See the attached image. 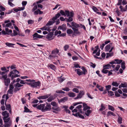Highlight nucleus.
Listing matches in <instances>:
<instances>
[{
  "label": "nucleus",
  "instance_id": "21",
  "mask_svg": "<svg viewBox=\"0 0 127 127\" xmlns=\"http://www.w3.org/2000/svg\"><path fill=\"white\" fill-rule=\"evenodd\" d=\"M81 69L83 71L82 73L83 74L85 75L86 74V73L87 72V70L84 67H82Z\"/></svg>",
  "mask_w": 127,
  "mask_h": 127
},
{
  "label": "nucleus",
  "instance_id": "22",
  "mask_svg": "<svg viewBox=\"0 0 127 127\" xmlns=\"http://www.w3.org/2000/svg\"><path fill=\"white\" fill-rule=\"evenodd\" d=\"M111 115L114 116H116L115 114L113 113L111 111H109L107 113V117H108L109 116H110Z\"/></svg>",
  "mask_w": 127,
  "mask_h": 127
},
{
  "label": "nucleus",
  "instance_id": "62",
  "mask_svg": "<svg viewBox=\"0 0 127 127\" xmlns=\"http://www.w3.org/2000/svg\"><path fill=\"white\" fill-rule=\"evenodd\" d=\"M62 76L60 77L59 79V81L60 82H63L65 79L64 78H61Z\"/></svg>",
  "mask_w": 127,
  "mask_h": 127
},
{
  "label": "nucleus",
  "instance_id": "20",
  "mask_svg": "<svg viewBox=\"0 0 127 127\" xmlns=\"http://www.w3.org/2000/svg\"><path fill=\"white\" fill-rule=\"evenodd\" d=\"M66 32L68 34H69L72 33L73 34V31L71 29H70L67 30Z\"/></svg>",
  "mask_w": 127,
  "mask_h": 127
},
{
  "label": "nucleus",
  "instance_id": "47",
  "mask_svg": "<svg viewBox=\"0 0 127 127\" xmlns=\"http://www.w3.org/2000/svg\"><path fill=\"white\" fill-rule=\"evenodd\" d=\"M119 8L121 9V10H120L121 11L123 12L126 11V10H125V8H124L123 7V6L122 5H120V6Z\"/></svg>",
  "mask_w": 127,
  "mask_h": 127
},
{
  "label": "nucleus",
  "instance_id": "56",
  "mask_svg": "<svg viewBox=\"0 0 127 127\" xmlns=\"http://www.w3.org/2000/svg\"><path fill=\"white\" fill-rule=\"evenodd\" d=\"M51 104L53 105L54 107L55 106L57 105V104L55 102H52L51 103Z\"/></svg>",
  "mask_w": 127,
  "mask_h": 127
},
{
  "label": "nucleus",
  "instance_id": "41",
  "mask_svg": "<svg viewBox=\"0 0 127 127\" xmlns=\"http://www.w3.org/2000/svg\"><path fill=\"white\" fill-rule=\"evenodd\" d=\"M2 114L3 116H6V115H7L8 114L9 116V113H7V111H6L4 112H2Z\"/></svg>",
  "mask_w": 127,
  "mask_h": 127
},
{
  "label": "nucleus",
  "instance_id": "8",
  "mask_svg": "<svg viewBox=\"0 0 127 127\" xmlns=\"http://www.w3.org/2000/svg\"><path fill=\"white\" fill-rule=\"evenodd\" d=\"M84 95V92L83 91H80L78 95L75 98V99H77L78 98H80L82 97V96Z\"/></svg>",
  "mask_w": 127,
  "mask_h": 127
},
{
  "label": "nucleus",
  "instance_id": "50",
  "mask_svg": "<svg viewBox=\"0 0 127 127\" xmlns=\"http://www.w3.org/2000/svg\"><path fill=\"white\" fill-rule=\"evenodd\" d=\"M34 21L32 20H28V24H31L33 23Z\"/></svg>",
  "mask_w": 127,
  "mask_h": 127
},
{
  "label": "nucleus",
  "instance_id": "27",
  "mask_svg": "<svg viewBox=\"0 0 127 127\" xmlns=\"http://www.w3.org/2000/svg\"><path fill=\"white\" fill-rule=\"evenodd\" d=\"M125 63L124 61L122 62L121 63V67L123 70L125 69L126 68Z\"/></svg>",
  "mask_w": 127,
  "mask_h": 127
},
{
  "label": "nucleus",
  "instance_id": "36",
  "mask_svg": "<svg viewBox=\"0 0 127 127\" xmlns=\"http://www.w3.org/2000/svg\"><path fill=\"white\" fill-rule=\"evenodd\" d=\"M113 53H106L107 56L106 58H108L109 57L112 56L113 55Z\"/></svg>",
  "mask_w": 127,
  "mask_h": 127
},
{
  "label": "nucleus",
  "instance_id": "38",
  "mask_svg": "<svg viewBox=\"0 0 127 127\" xmlns=\"http://www.w3.org/2000/svg\"><path fill=\"white\" fill-rule=\"evenodd\" d=\"M23 85H22L18 83L15 84L14 85V86L15 87H22L23 86Z\"/></svg>",
  "mask_w": 127,
  "mask_h": 127
},
{
  "label": "nucleus",
  "instance_id": "25",
  "mask_svg": "<svg viewBox=\"0 0 127 127\" xmlns=\"http://www.w3.org/2000/svg\"><path fill=\"white\" fill-rule=\"evenodd\" d=\"M24 112H32V111H30V110L26 106H25L24 108Z\"/></svg>",
  "mask_w": 127,
  "mask_h": 127
},
{
  "label": "nucleus",
  "instance_id": "32",
  "mask_svg": "<svg viewBox=\"0 0 127 127\" xmlns=\"http://www.w3.org/2000/svg\"><path fill=\"white\" fill-rule=\"evenodd\" d=\"M112 85L113 86L117 87L118 86L119 84L117 83V82H113L112 83Z\"/></svg>",
  "mask_w": 127,
  "mask_h": 127
},
{
  "label": "nucleus",
  "instance_id": "46",
  "mask_svg": "<svg viewBox=\"0 0 127 127\" xmlns=\"http://www.w3.org/2000/svg\"><path fill=\"white\" fill-rule=\"evenodd\" d=\"M53 23H53V22L52 21H49L46 24V26H51Z\"/></svg>",
  "mask_w": 127,
  "mask_h": 127
},
{
  "label": "nucleus",
  "instance_id": "34",
  "mask_svg": "<svg viewBox=\"0 0 127 127\" xmlns=\"http://www.w3.org/2000/svg\"><path fill=\"white\" fill-rule=\"evenodd\" d=\"M105 109V107L103 106V104H101V108L99 109V110L100 111H102L103 110Z\"/></svg>",
  "mask_w": 127,
  "mask_h": 127
},
{
  "label": "nucleus",
  "instance_id": "35",
  "mask_svg": "<svg viewBox=\"0 0 127 127\" xmlns=\"http://www.w3.org/2000/svg\"><path fill=\"white\" fill-rule=\"evenodd\" d=\"M108 109L109 110H110L112 111H113L114 110V108L112 107V106H111L110 105H109L108 106Z\"/></svg>",
  "mask_w": 127,
  "mask_h": 127
},
{
  "label": "nucleus",
  "instance_id": "58",
  "mask_svg": "<svg viewBox=\"0 0 127 127\" xmlns=\"http://www.w3.org/2000/svg\"><path fill=\"white\" fill-rule=\"evenodd\" d=\"M69 47V46L68 45H65L64 47V50L65 51H66L67 49Z\"/></svg>",
  "mask_w": 127,
  "mask_h": 127
},
{
  "label": "nucleus",
  "instance_id": "11",
  "mask_svg": "<svg viewBox=\"0 0 127 127\" xmlns=\"http://www.w3.org/2000/svg\"><path fill=\"white\" fill-rule=\"evenodd\" d=\"M8 117L9 115H8V114L7 115H6V116H4L3 117V119L4 123H8L9 121L10 120V118H8L7 119H6V118H7Z\"/></svg>",
  "mask_w": 127,
  "mask_h": 127
},
{
  "label": "nucleus",
  "instance_id": "64",
  "mask_svg": "<svg viewBox=\"0 0 127 127\" xmlns=\"http://www.w3.org/2000/svg\"><path fill=\"white\" fill-rule=\"evenodd\" d=\"M39 9H38L37 10L35 11L34 12V14L35 15H37L39 14Z\"/></svg>",
  "mask_w": 127,
  "mask_h": 127
},
{
  "label": "nucleus",
  "instance_id": "14",
  "mask_svg": "<svg viewBox=\"0 0 127 127\" xmlns=\"http://www.w3.org/2000/svg\"><path fill=\"white\" fill-rule=\"evenodd\" d=\"M83 106L84 107L83 109V110L86 111L87 109H90V107L88 106L87 104L85 103H83Z\"/></svg>",
  "mask_w": 127,
  "mask_h": 127
},
{
  "label": "nucleus",
  "instance_id": "9",
  "mask_svg": "<svg viewBox=\"0 0 127 127\" xmlns=\"http://www.w3.org/2000/svg\"><path fill=\"white\" fill-rule=\"evenodd\" d=\"M19 73V72L16 69H14L12 71L10 72L8 74V77H10L12 74H18Z\"/></svg>",
  "mask_w": 127,
  "mask_h": 127
},
{
  "label": "nucleus",
  "instance_id": "18",
  "mask_svg": "<svg viewBox=\"0 0 127 127\" xmlns=\"http://www.w3.org/2000/svg\"><path fill=\"white\" fill-rule=\"evenodd\" d=\"M32 36L34 40L36 39V38H38V34L37 33H35Z\"/></svg>",
  "mask_w": 127,
  "mask_h": 127
},
{
  "label": "nucleus",
  "instance_id": "48",
  "mask_svg": "<svg viewBox=\"0 0 127 127\" xmlns=\"http://www.w3.org/2000/svg\"><path fill=\"white\" fill-rule=\"evenodd\" d=\"M108 70L106 69H103L102 70L101 72L102 73L104 74H106L108 73Z\"/></svg>",
  "mask_w": 127,
  "mask_h": 127
},
{
  "label": "nucleus",
  "instance_id": "4",
  "mask_svg": "<svg viewBox=\"0 0 127 127\" xmlns=\"http://www.w3.org/2000/svg\"><path fill=\"white\" fill-rule=\"evenodd\" d=\"M59 50L57 48H56L52 50V55H49V57L50 58H55L57 57L56 55L59 52Z\"/></svg>",
  "mask_w": 127,
  "mask_h": 127
},
{
  "label": "nucleus",
  "instance_id": "26",
  "mask_svg": "<svg viewBox=\"0 0 127 127\" xmlns=\"http://www.w3.org/2000/svg\"><path fill=\"white\" fill-rule=\"evenodd\" d=\"M50 96L49 95H47L43 96H41L42 99H45L48 98Z\"/></svg>",
  "mask_w": 127,
  "mask_h": 127
},
{
  "label": "nucleus",
  "instance_id": "3",
  "mask_svg": "<svg viewBox=\"0 0 127 127\" xmlns=\"http://www.w3.org/2000/svg\"><path fill=\"white\" fill-rule=\"evenodd\" d=\"M7 75L6 74L2 76L1 77V79L4 80L5 85L7 87L8 86L9 84L10 83V80L9 78H7Z\"/></svg>",
  "mask_w": 127,
  "mask_h": 127
},
{
  "label": "nucleus",
  "instance_id": "52",
  "mask_svg": "<svg viewBox=\"0 0 127 127\" xmlns=\"http://www.w3.org/2000/svg\"><path fill=\"white\" fill-rule=\"evenodd\" d=\"M122 118L121 117H119L118 118V123L120 124H121L122 123Z\"/></svg>",
  "mask_w": 127,
  "mask_h": 127
},
{
  "label": "nucleus",
  "instance_id": "30",
  "mask_svg": "<svg viewBox=\"0 0 127 127\" xmlns=\"http://www.w3.org/2000/svg\"><path fill=\"white\" fill-rule=\"evenodd\" d=\"M13 0H8V4L12 7H13L14 5V4L11 2Z\"/></svg>",
  "mask_w": 127,
  "mask_h": 127
},
{
  "label": "nucleus",
  "instance_id": "42",
  "mask_svg": "<svg viewBox=\"0 0 127 127\" xmlns=\"http://www.w3.org/2000/svg\"><path fill=\"white\" fill-rule=\"evenodd\" d=\"M105 87L106 88V90H107L108 91H109V90H110L111 89V86L110 85H106L105 86Z\"/></svg>",
  "mask_w": 127,
  "mask_h": 127
},
{
  "label": "nucleus",
  "instance_id": "51",
  "mask_svg": "<svg viewBox=\"0 0 127 127\" xmlns=\"http://www.w3.org/2000/svg\"><path fill=\"white\" fill-rule=\"evenodd\" d=\"M6 9L5 8L2 6L0 5V11L1 12V11H4Z\"/></svg>",
  "mask_w": 127,
  "mask_h": 127
},
{
  "label": "nucleus",
  "instance_id": "17",
  "mask_svg": "<svg viewBox=\"0 0 127 127\" xmlns=\"http://www.w3.org/2000/svg\"><path fill=\"white\" fill-rule=\"evenodd\" d=\"M110 44H112V43H111L110 44H108L105 46V49L106 51H108L110 50L111 47Z\"/></svg>",
  "mask_w": 127,
  "mask_h": 127
},
{
  "label": "nucleus",
  "instance_id": "12",
  "mask_svg": "<svg viewBox=\"0 0 127 127\" xmlns=\"http://www.w3.org/2000/svg\"><path fill=\"white\" fill-rule=\"evenodd\" d=\"M74 14V12L73 11H70V16L68 18V19H69V21H70V22L72 21L73 20V19L72 17H73V15Z\"/></svg>",
  "mask_w": 127,
  "mask_h": 127
},
{
  "label": "nucleus",
  "instance_id": "7",
  "mask_svg": "<svg viewBox=\"0 0 127 127\" xmlns=\"http://www.w3.org/2000/svg\"><path fill=\"white\" fill-rule=\"evenodd\" d=\"M52 109L54 110L52 111V112L55 114H57L58 113V111L59 112L61 110V109L60 108L58 107L57 105L56 106L53 107H52Z\"/></svg>",
  "mask_w": 127,
  "mask_h": 127
},
{
  "label": "nucleus",
  "instance_id": "63",
  "mask_svg": "<svg viewBox=\"0 0 127 127\" xmlns=\"http://www.w3.org/2000/svg\"><path fill=\"white\" fill-rule=\"evenodd\" d=\"M115 96L117 97H119L120 96V95L119 94L117 91L115 92Z\"/></svg>",
  "mask_w": 127,
  "mask_h": 127
},
{
  "label": "nucleus",
  "instance_id": "10",
  "mask_svg": "<svg viewBox=\"0 0 127 127\" xmlns=\"http://www.w3.org/2000/svg\"><path fill=\"white\" fill-rule=\"evenodd\" d=\"M71 23L72 26L71 28L72 29V28L77 29L80 27L79 24H77L74 22H72Z\"/></svg>",
  "mask_w": 127,
  "mask_h": 127
},
{
  "label": "nucleus",
  "instance_id": "19",
  "mask_svg": "<svg viewBox=\"0 0 127 127\" xmlns=\"http://www.w3.org/2000/svg\"><path fill=\"white\" fill-rule=\"evenodd\" d=\"M5 104L6 106V110H9L10 109H11V105L10 104H8V105H7L6 104V102H5Z\"/></svg>",
  "mask_w": 127,
  "mask_h": 127
},
{
  "label": "nucleus",
  "instance_id": "23",
  "mask_svg": "<svg viewBox=\"0 0 127 127\" xmlns=\"http://www.w3.org/2000/svg\"><path fill=\"white\" fill-rule=\"evenodd\" d=\"M20 76V75H18L17 74H14L13 75H11V79L12 80H13L14 78L18 77Z\"/></svg>",
  "mask_w": 127,
  "mask_h": 127
},
{
  "label": "nucleus",
  "instance_id": "29",
  "mask_svg": "<svg viewBox=\"0 0 127 127\" xmlns=\"http://www.w3.org/2000/svg\"><path fill=\"white\" fill-rule=\"evenodd\" d=\"M68 95L70 97H74L75 96V94L72 92L69 93Z\"/></svg>",
  "mask_w": 127,
  "mask_h": 127
},
{
  "label": "nucleus",
  "instance_id": "13",
  "mask_svg": "<svg viewBox=\"0 0 127 127\" xmlns=\"http://www.w3.org/2000/svg\"><path fill=\"white\" fill-rule=\"evenodd\" d=\"M68 100V97L67 96L64 97L62 98H61L60 100H59V102H64Z\"/></svg>",
  "mask_w": 127,
  "mask_h": 127
},
{
  "label": "nucleus",
  "instance_id": "53",
  "mask_svg": "<svg viewBox=\"0 0 127 127\" xmlns=\"http://www.w3.org/2000/svg\"><path fill=\"white\" fill-rule=\"evenodd\" d=\"M62 90L64 91H65L67 92L69 91L70 89L67 87H66L65 88H62Z\"/></svg>",
  "mask_w": 127,
  "mask_h": 127
},
{
  "label": "nucleus",
  "instance_id": "44",
  "mask_svg": "<svg viewBox=\"0 0 127 127\" xmlns=\"http://www.w3.org/2000/svg\"><path fill=\"white\" fill-rule=\"evenodd\" d=\"M108 95H109V96H112L114 95V92L111 91H108Z\"/></svg>",
  "mask_w": 127,
  "mask_h": 127
},
{
  "label": "nucleus",
  "instance_id": "59",
  "mask_svg": "<svg viewBox=\"0 0 127 127\" xmlns=\"http://www.w3.org/2000/svg\"><path fill=\"white\" fill-rule=\"evenodd\" d=\"M127 83L126 82L124 84L122 83L121 84V85H122V87L123 88L126 87L127 86Z\"/></svg>",
  "mask_w": 127,
  "mask_h": 127
},
{
  "label": "nucleus",
  "instance_id": "49",
  "mask_svg": "<svg viewBox=\"0 0 127 127\" xmlns=\"http://www.w3.org/2000/svg\"><path fill=\"white\" fill-rule=\"evenodd\" d=\"M72 91L76 93H78L79 92L78 89L77 88H74L72 90Z\"/></svg>",
  "mask_w": 127,
  "mask_h": 127
},
{
  "label": "nucleus",
  "instance_id": "6",
  "mask_svg": "<svg viewBox=\"0 0 127 127\" xmlns=\"http://www.w3.org/2000/svg\"><path fill=\"white\" fill-rule=\"evenodd\" d=\"M60 13L62 15L66 16L67 15V17L70 16V12L69 10H65L64 12L62 10L60 11Z\"/></svg>",
  "mask_w": 127,
  "mask_h": 127
},
{
  "label": "nucleus",
  "instance_id": "28",
  "mask_svg": "<svg viewBox=\"0 0 127 127\" xmlns=\"http://www.w3.org/2000/svg\"><path fill=\"white\" fill-rule=\"evenodd\" d=\"M13 34L12 33H10V35L11 36H15L16 35H17L18 34V33H17V32L15 30L13 31Z\"/></svg>",
  "mask_w": 127,
  "mask_h": 127
},
{
  "label": "nucleus",
  "instance_id": "39",
  "mask_svg": "<svg viewBox=\"0 0 127 127\" xmlns=\"http://www.w3.org/2000/svg\"><path fill=\"white\" fill-rule=\"evenodd\" d=\"M54 99V98H53V96L51 95L48 98L47 100L48 102H50L51 101Z\"/></svg>",
  "mask_w": 127,
  "mask_h": 127
},
{
  "label": "nucleus",
  "instance_id": "61",
  "mask_svg": "<svg viewBox=\"0 0 127 127\" xmlns=\"http://www.w3.org/2000/svg\"><path fill=\"white\" fill-rule=\"evenodd\" d=\"M12 26V24L10 22L6 24L5 26V27H10Z\"/></svg>",
  "mask_w": 127,
  "mask_h": 127
},
{
  "label": "nucleus",
  "instance_id": "1",
  "mask_svg": "<svg viewBox=\"0 0 127 127\" xmlns=\"http://www.w3.org/2000/svg\"><path fill=\"white\" fill-rule=\"evenodd\" d=\"M45 104H40L39 105H38L37 107V109L41 110L43 112H45L46 111H50L51 108V106L50 104L48 103L47 104V105L45 107Z\"/></svg>",
  "mask_w": 127,
  "mask_h": 127
},
{
  "label": "nucleus",
  "instance_id": "5",
  "mask_svg": "<svg viewBox=\"0 0 127 127\" xmlns=\"http://www.w3.org/2000/svg\"><path fill=\"white\" fill-rule=\"evenodd\" d=\"M73 30V33L72 34V36L74 37V36H76L77 35H79L81 34V32L79 31L78 28L75 29L72 28Z\"/></svg>",
  "mask_w": 127,
  "mask_h": 127
},
{
  "label": "nucleus",
  "instance_id": "24",
  "mask_svg": "<svg viewBox=\"0 0 127 127\" xmlns=\"http://www.w3.org/2000/svg\"><path fill=\"white\" fill-rule=\"evenodd\" d=\"M6 45L9 47H14L13 45H15L14 44H12L11 43H10L8 42H6L5 43Z\"/></svg>",
  "mask_w": 127,
  "mask_h": 127
},
{
  "label": "nucleus",
  "instance_id": "60",
  "mask_svg": "<svg viewBox=\"0 0 127 127\" xmlns=\"http://www.w3.org/2000/svg\"><path fill=\"white\" fill-rule=\"evenodd\" d=\"M21 100L23 104H24L26 103V99H24V98H21Z\"/></svg>",
  "mask_w": 127,
  "mask_h": 127
},
{
  "label": "nucleus",
  "instance_id": "40",
  "mask_svg": "<svg viewBox=\"0 0 127 127\" xmlns=\"http://www.w3.org/2000/svg\"><path fill=\"white\" fill-rule=\"evenodd\" d=\"M91 112V110H87L86 113H85V114L87 116H89V114Z\"/></svg>",
  "mask_w": 127,
  "mask_h": 127
},
{
  "label": "nucleus",
  "instance_id": "43",
  "mask_svg": "<svg viewBox=\"0 0 127 127\" xmlns=\"http://www.w3.org/2000/svg\"><path fill=\"white\" fill-rule=\"evenodd\" d=\"M5 30L6 32L10 33H12V30H9L8 28H5Z\"/></svg>",
  "mask_w": 127,
  "mask_h": 127
},
{
  "label": "nucleus",
  "instance_id": "15",
  "mask_svg": "<svg viewBox=\"0 0 127 127\" xmlns=\"http://www.w3.org/2000/svg\"><path fill=\"white\" fill-rule=\"evenodd\" d=\"M48 67H50L52 70H54V71H55L56 70V68L55 66L53 64H50L49 65H48Z\"/></svg>",
  "mask_w": 127,
  "mask_h": 127
},
{
  "label": "nucleus",
  "instance_id": "16",
  "mask_svg": "<svg viewBox=\"0 0 127 127\" xmlns=\"http://www.w3.org/2000/svg\"><path fill=\"white\" fill-rule=\"evenodd\" d=\"M76 71L77 74L79 76H80L83 74L82 72L81 71V70L80 69H76L75 70V71Z\"/></svg>",
  "mask_w": 127,
  "mask_h": 127
},
{
  "label": "nucleus",
  "instance_id": "2",
  "mask_svg": "<svg viewBox=\"0 0 127 127\" xmlns=\"http://www.w3.org/2000/svg\"><path fill=\"white\" fill-rule=\"evenodd\" d=\"M20 83L22 84H26L30 85L32 87V88H37L38 86H39L40 84V82L39 81L37 82H33L28 83L25 82L23 80H21Z\"/></svg>",
  "mask_w": 127,
  "mask_h": 127
},
{
  "label": "nucleus",
  "instance_id": "33",
  "mask_svg": "<svg viewBox=\"0 0 127 127\" xmlns=\"http://www.w3.org/2000/svg\"><path fill=\"white\" fill-rule=\"evenodd\" d=\"M114 61H115L116 62V63L117 64H120L121 63H122L123 61L122 60H119L118 59H115L114 60Z\"/></svg>",
  "mask_w": 127,
  "mask_h": 127
},
{
  "label": "nucleus",
  "instance_id": "31",
  "mask_svg": "<svg viewBox=\"0 0 127 127\" xmlns=\"http://www.w3.org/2000/svg\"><path fill=\"white\" fill-rule=\"evenodd\" d=\"M62 30L63 31H65L66 30V24H64L62 26Z\"/></svg>",
  "mask_w": 127,
  "mask_h": 127
},
{
  "label": "nucleus",
  "instance_id": "57",
  "mask_svg": "<svg viewBox=\"0 0 127 127\" xmlns=\"http://www.w3.org/2000/svg\"><path fill=\"white\" fill-rule=\"evenodd\" d=\"M2 33V34L4 35L7 34L8 35H10L9 33L6 32L4 30H2L1 32Z\"/></svg>",
  "mask_w": 127,
  "mask_h": 127
},
{
  "label": "nucleus",
  "instance_id": "55",
  "mask_svg": "<svg viewBox=\"0 0 127 127\" xmlns=\"http://www.w3.org/2000/svg\"><path fill=\"white\" fill-rule=\"evenodd\" d=\"M37 8V5H35L34 6L33 8L32 9V12L34 11L35 10H36Z\"/></svg>",
  "mask_w": 127,
  "mask_h": 127
},
{
  "label": "nucleus",
  "instance_id": "45",
  "mask_svg": "<svg viewBox=\"0 0 127 127\" xmlns=\"http://www.w3.org/2000/svg\"><path fill=\"white\" fill-rule=\"evenodd\" d=\"M77 114L79 118L83 119H85L84 116L80 114L79 112H77Z\"/></svg>",
  "mask_w": 127,
  "mask_h": 127
},
{
  "label": "nucleus",
  "instance_id": "37",
  "mask_svg": "<svg viewBox=\"0 0 127 127\" xmlns=\"http://www.w3.org/2000/svg\"><path fill=\"white\" fill-rule=\"evenodd\" d=\"M52 36L50 34H47L46 36V38L47 39L49 40H52L53 39H50V38L52 37Z\"/></svg>",
  "mask_w": 127,
  "mask_h": 127
},
{
  "label": "nucleus",
  "instance_id": "54",
  "mask_svg": "<svg viewBox=\"0 0 127 127\" xmlns=\"http://www.w3.org/2000/svg\"><path fill=\"white\" fill-rule=\"evenodd\" d=\"M92 9L95 12H97V11L98 10L97 8L94 6H92Z\"/></svg>",
  "mask_w": 127,
  "mask_h": 127
}]
</instances>
